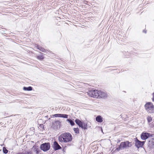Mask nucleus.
<instances>
[{
  "label": "nucleus",
  "instance_id": "1",
  "mask_svg": "<svg viewBox=\"0 0 154 154\" xmlns=\"http://www.w3.org/2000/svg\"><path fill=\"white\" fill-rule=\"evenodd\" d=\"M72 140V137L69 133H65L62 134L58 137L60 142H68Z\"/></svg>",
  "mask_w": 154,
  "mask_h": 154
},
{
  "label": "nucleus",
  "instance_id": "2",
  "mask_svg": "<svg viewBox=\"0 0 154 154\" xmlns=\"http://www.w3.org/2000/svg\"><path fill=\"white\" fill-rule=\"evenodd\" d=\"M132 144L131 142H130L128 141H126L124 142H122L119 147L116 148V149L119 151L120 149L127 148L130 147L131 146Z\"/></svg>",
  "mask_w": 154,
  "mask_h": 154
},
{
  "label": "nucleus",
  "instance_id": "3",
  "mask_svg": "<svg viewBox=\"0 0 154 154\" xmlns=\"http://www.w3.org/2000/svg\"><path fill=\"white\" fill-rule=\"evenodd\" d=\"M145 109L149 113H154V107L151 102H148L145 105Z\"/></svg>",
  "mask_w": 154,
  "mask_h": 154
},
{
  "label": "nucleus",
  "instance_id": "4",
  "mask_svg": "<svg viewBox=\"0 0 154 154\" xmlns=\"http://www.w3.org/2000/svg\"><path fill=\"white\" fill-rule=\"evenodd\" d=\"M100 91L92 89L89 91L88 92V94L91 97L98 98L99 95H100Z\"/></svg>",
  "mask_w": 154,
  "mask_h": 154
},
{
  "label": "nucleus",
  "instance_id": "5",
  "mask_svg": "<svg viewBox=\"0 0 154 154\" xmlns=\"http://www.w3.org/2000/svg\"><path fill=\"white\" fill-rule=\"evenodd\" d=\"M50 143H45L42 144L40 146L41 150L44 152H46L50 149Z\"/></svg>",
  "mask_w": 154,
  "mask_h": 154
},
{
  "label": "nucleus",
  "instance_id": "6",
  "mask_svg": "<svg viewBox=\"0 0 154 154\" xmlns=\"http://www.w3.org/2000/svg\"><path fill=\"white\" fill-rule=\"evenodd\" d=\"M75 122L79 127H81L82 128L84 129V130L87 129V126L85 125L84 124V125H83V122L79 119H76L75 120Z\"/></svg>",
  "mask_w": 154,
  "mask_h": 154
},
{
  "label": "nucleus",
  "instance_id": "7",
  "mask_svg": "<svg viewBox=\"0 0 154 154\" xmlns=\"http://www.w3.org/2000/svg\"><path fill=\"white\" fill-rule=\"evenodd\" d=\"M135 141V145L138 148L142 147L145 143V141H140L137 138L136 139Z\"/></svg>",
  "mask_w": 154,
  "mask_h": 154
},
{
  "label": "nucleus",
  "instance_id": "8",
  "mask_svg": "<svg viewBox=\"0 0 154 154\" xmlns=\"http://www.w3.org/2000/svg\"><path fill=\"white\" fill-rule=\"evenodd\" d=\"M150 136H151V134L146 132H143L141 135V138L143 140L147 139Z\"/></svg>",
  "mask_w": 154,
  "mask_h": 154
},
{
  "label": "nucleus",
  "instance_id": "9",
  "mask_svg": "<svg viewBox=\"0 0 154 154\" xmlns=\"http://www.w3.org/2000/svg\"><path fill=\"white\" fill-rule=\"evenodd\" d=\"M52 147L55 150H57L61 149V147L56 141H54V142Z\"/></svg>",
  "mask_w": 154,
  "mask_h": 154
},
{
  "label": "nucleus",
  "instance_id": "10",
  "mask_svg": "<svg viewBox=\"0 0 154 154\" xmlns=\"http://www.w3.org/2000/svg\"><path fill=\"white\" fill-rule=\"evenodd\" d=\"M54 129H57L61 126V123L59 121H57L53 123Z\"/></svg>",
  "mask_w": 154,
  "mask_h": 154
},
{
  "label": "nucleus",
  "instance_id": "11",
  "mask_svg": "<svg viewBox=\"0 0 154 154\" xmlns=\"http://www.w3.org/2000/svg\"><path fill=\"white\" fill-rule=\"evenodd\" d=\"M100 95H99V98H105L107 97L106 94L103 92L100 91Z\"/></svg>",
  "mask_w": 154,
  "mask_h": 154
},
{
  "label": "nucleus",
  "instance_id": "12",
  "mask_svg": "<svg viewBox=\"0 0 154 154\" xmlns=\"http://www.w3.org/2000/svg\"><path fill=\"white\" fill-rule=\"evenodd\" d=\"M37 146H34L33 147V151L37 154H38L40 152V149L38 148Z\"/></svg>",
  "mask_w": 154,
  "mask_h": 154
},
{
  "label": "nucleus",
  "instance_id": "13",
  "mask_svg": "<svg viewBox=\"0 0 154 154\" xmlns=\"http://www.w3.org/2000/svg\"><path fill=\"white\" fill-rule=\"evenodd\" d=\"M96 121L98 122H101L103 121V119L102 116L99 115L97 116L96 118Z\"/></svg>",
  "mask_w": 154,
  "mask_h": 154
},
{
  "label": "nucleus",
  "instance_id": "14",
  "mask_svg": "<svg viewBox=\"0 0 154 154\" xmlns=\"http://www.w3.org/2000/svg\"><path fill=\"white\" fill-rule=\"evenodd\" d=\"M36 47L37 49L39 50L40 51H42V52H45V49L41 47L40 46L38 45H37L36 46Z\"/></svg>",
  "mask_w": 154,
  "mask_h": 154
},
{
  "label": "nucleus",
  "instance_id": "15",
  "mask_svg": "<svg viewBox=\"0 0 154 154\" xmlns=\"http://www.w3.org/2000/svg\"><path fill=\"white\" fill-rule=\"evenodd\" d=\"M23 89L25 91H31L32 90V88L31 86L28 87H23Z\"/></svg>",
  "mask_w": 154,
  "mask_h": 154
},
{
  "label": "nucleus",
  "instance_id": "16",
  "mask_svg": "<svg viewBox=\"0 0 154 154\" xmlns=\"http://www.w3.org/2000/svg\"><path fill=\"white\" fill-rule=\"evenodd\" d=\"M147 120L148 124L149 125L151 124L152 123V118L149 116H148L147 117Z\"/></svg>",
  "mask_w": 154,
  "mask_h": 154
},
{
  "label": "nucleus",
  "instance_id": "17",
  "mask_svg": "<svg viewBox=\"0 0 154 154\" xmlns=\"http://www.w3.org/2000/svg\"><path fill=\"white\" fill-rule=\"evenodd\" d=\"M66 121L68 122L72 126H73L75 124L74 122L71 119H67Z\"/></svg>",
  "mask_w": 154,
  "mask_h": 154
},
{
  "label": "nucleus",
  "instance_id": "18",
  "mask_svg": "<svg viewBox=\"0 0 154 154\" xmlns=\"http://www.w3.org/2000/svg\"><path fill=\"white\" fill-rule=\"evenodd\" d=\"M37 58L38 60H42L44 58V57L42 55H39L37 56Z\"/></svg>",
  "mask_w": 154,
  "mask_h": 154
},
{
  "label": "nucleus",
  "instance_id": "19",
  "mask_svg": "<svg viewBox=\"0 0 154 154\" xmlns=\"http://www.w3.org/2000/svg\"><path fill=\"white\" fill-rule=\"evenodd\" d=\"M62 116V114H55L53 115V116L55 117H61Z\"/></svg>",
  "mask_w": 154,
  "mask_h": 154
},
{
  "label": "nucleus",
  "instance_id": "20",
  "mask_svg": "<svg viewBox=\"0 0 154 154\" xmlns=\"http://www.w3.org/2000/svg\"><path fill=\"white\" fill-rule=\"evenodd\" d=\"M74 131L75 132L76 134H78L79 133V129L77 128H74L73 129Z\"/></svg>",
  "mask_w": 154,
  "mask_h": 154
},
{
  "label": "nucleus",
  "instance_id": "21",
  "mask_svg": "<svg viewBox=\"0 0 154 154\" xmlns=\"http://www.w3.org/2000/svg\"><path fill=\"white\" fill-rule=\"evenodd\" d=\"M68 115H67L65 114H62L61 117L64 118H67L68 117Z\"/></svg>",
  "mask_w": 154,
  "mask_h": 154
},
{
  "label": "nucleus",
  "instance_id": "22",
  "mask_svg": "<svg viewBox=\"0 0 154 154\" xmlns=\"http://www.w3.org/2000/svg\"><path fill=\"white\" fill-rule=\"evenodd\" d=\"M3 150L4 153L5 154H6L8 152V150L5 148H3Z\"/></svg>",
  "mask_w": 154,
  "mask_h": 154
},
{
  "label": "nucleus",
  "instance_id": "23",
  "mask_svg": "<svg viewBox=\"0 0 154 154\" xmlns=\"http://www.w3.org/2000/svg\"><path fill=\"white\" fill-rule=\"evenodd\" d=\"M17 154H31V153L30 152H27L26 153H24L23 152H20L18 153Z\"/></svg>",
  "mask_w": 154,
  "mask_h": 154
},
{
  "label": "nucleus",
  "instance_id": "24",
  "mask_svg": "<svg viewBox=\"0 0 154 154\" xmlns=\"http://www.w3.org/2000/svg\"><path fill=\"white\" fill-rule=\"evenodd\" d=\"M152 100L153 101H154V96L152 98Z\"/></svg>",
  "mask_w": 154,
  "mask_h": 154
},
{
  "label": "nucleus",
  "instance_id": "25",
  "mask_svg": "<svg viewBox=\"0 0 154 154\" xmlns=\"http://www.w3.org/2000/svg\"><path fill=\"white\" fill-rule=\"evenodd\" d=\"M143 32L145 33H146V31H145V30H143Z\"/></svg>",
  "mask_w": 154,
  "mask_h": 154
},
{
  "label": "nucleus",
  "instance_id": "26",
  "mask_svg": "<svg viewBox=\"0 0 154 154\" xmlns=\"http://www.w3.org/2000/svg\"><path fill=\"white\" fill-rule=\"evenodd\" d=\"M153 96H154V93H153Z\"/></svg>",
  "mask_w": 154,
  "mask_h": 154
},
{
  "label": "nucleus",
  "instance_id": "27",
  "mask_svg": "<svg viewBox=\"0 0 154 154\" xmlns=\"http://www.w3.org/2000/svg\"><path fill=\"white\" fill-rule=\"evenodd\" d=\"M97 154H99V153H97Z\"/></svg>",
  "mask_w": 154,
  "mask_h": 154
}]
</instances>
